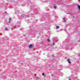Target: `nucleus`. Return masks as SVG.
<instances>
[{"instance_id": "obj_12", "label": "nucleus", "mask_w": 80, "mask_h": 80, "mask_svg": "<svg viewBox=\"0 0 80 80\" xmlns=\"http://www.w3.org/2000/svg\"><path fill=\"white\" fill-rule=\"evenodd\" d=\"M6 30L7 31V30H8V29H7V28H5Z\"/></svg>"}, {"instance_id": "obj_10", "label": "nucleus", "mask_w": 80, "mask_h": 80, "mask_svg": "<svg viewBox=\"0 0 80 80\" xmlns=\"http://www.w3.org/2000/svg\"><path fill=\"white\" fill-rule=\"evenodd\" d=\"M65 18H63V20L64 21V22H65Z\"/></svg>"}, {"instance_id": "obj_6", "label": "nucleus", "mask_w": 80, "mask_h": 80, "mask_svg": "<svg viewBox=\"0 0 80 80\" xmlns=\"http://www.w3.org/2000/svg\"><path fill=\"white\" fill-rule=\"evenodd\" d=\"M17 27L16 25H15L13 27L14 28H17Z\"/></svg>"}, {"instance_id": "obj_4", "label": "nucleus", "mask_w": 80, "mask_h": 80, "mask_svg": "<svg viewBox=\"0 0 80 80\" xmlns=\"http://www.w3.org/2000/svg\"><path fill=\"white\" fill-rule=\"evenodd\" d=\"M11 18H9V21L8 22V23H10V22L11 21Z\"/></svg>"}, {"instance_id": "obj_15", "label": "nucleus", "mask_w": 80, "mask_h": 80, "mask_svg": "<svg viewBox=\"0 0 80 80\" xmlns=\"http://www.w3.org/2000/svg\"><path fill=\"white\" fill-rule=\"evenodd\" d=\"M5 13L6 14H7V12H5Z\"/></svg>"}, {"instance_id": "obj_1", "label": "nucleus", "mask_w": 80, "mask_h": 80, "mask_svg": "<svg viewBox=\"0 0 80 80\" xmlns=\"http://www.w3.org/2000/svg\"><path fill=\"white\" fill-rule=\"evenodd\" d=\"M32 47H33V45L32 44H30L29 45V48H32Z\"/></svg>"}, {"instance_id": "obj_7", "label": "nucleus", "mask_w": 80, "mask_h": 80, "mask_svg": "<svg viewBox=\"0 0 80 80\" xmlns=\"http://www.w3.org/2000/svg\"><path fill=\"white\" fill-rule=\"evenodd\" d=\"M78 7L79 10H80V6H79V5H78Z\"/></svg>"}, {"instance_id": "obj_21", "label": "nucleus", "mask_w": 80, "mask_h": 80, "mask_svg": "<svg viewBox=\"0 0 80 80\" xmlns=\"http://www.w3.org/2000/svg\"><path fill=\"white\" fill-rule=\"evenodd\" d=\"M69 80H71V79L70 78H69Z\"/></svg>"}, {"instance_id": "obj_8", "label": "nucleus", "mask_w": 80, "mask_h": 80, "mask_svg": "<svg viewBox=\"0 0 80 80\" xmlns=\"http://www.w3.org/2000/svg\"><path fill=\"white\" fill-rule=\"evenodd\" d=\"M53 7L54 9H56V8H57V6H53Z\"/></svg>"}, {"instance_id": "obj_13", "label": "nucleus", "mask_w": 80, "mask_h": 80, "mask_svg": "<svg viewBox=\"0 0 80 80\" xmlns=\"http://www.w3.org/2000/svg\"><path fill=\"white\" fill-rule=\"evenodd\" d=\"M51 56L52 57V58H53V57H54L53 55H51Z\"/></svg>"}, {"instance_id": "obj_17", "label": "nucleus", "mask_w": 80, "mask_h": 80, "mask_svg": "<svg viewBox=\"0 0 80 80\" xmlns=\"http://www.w3.org/2000/svg\"><path fill=\"white\" fill-rule=\"evenodd\" d=\"M29 16H26V17H29Z\"/></svg>"}, {"instance_id": "obj_25", "label": "nucleus", "mask_w": 80, "mask_h": 80, "mask_svg": "<svg viewBox=\"0 0 80 80\" xmlns=\"http://www.w3.org/2000/svg\"><path fill=\"white\" fill-rule=\"evenodd\" d=\"M74 16H73V18H74Z\"/></svg>"}, {"instance_id": "obj_11", "label": "nucleus", "mask_w": 80, "mask_h": 80, "mask_svg": "<svg viewBox=\"0 0 80 80\" xmlns=\"http://www.w3.org/2000/svg\"><path fill=\"white\" fill-rule=\"evenodd\" d=\"M47 41H48V42H50V40L49 39H47Z\"/></svg>"}, {"instance_id": "obj_5", "label": "nucleus", "mask_w": 80, "mask_h": 80, "mask_svg": "<svg viewBox=\"0 0 80 80\" xmlns=\"http://www.w3.org/2000/svg\"><path fill=\"white\" fill-rule=\"evenodd\" d=\"M23 17H24V16H21L20 17V18H23Z\"/></svg>"}, {"instance_id": "obj_16", "label": "nucleus", "mask_w": 80, "mask_h": 80, "mask_svg": "<svg viewBox=\"0 0 80 80\" xmlns=\"http://www.w3.org/2000/svg\"><path fill=\"white\" fill-rule=\"evenodd\" d=\"M55 45V43H53L52 44V45Z\"/></svg>"}, {"instance_id": "obj_22", "label": "nucleus", "mask_w": 80, "mask_h": 80, "mask_svg": "<svg viewBox=\"0 0 80 80\" xmlns=\"http://www.w3.org/2000/svg\"><path fill=\"white\" fill-rule=\"evenodd\" d=\"M1 75H2V74H1Z\"/></svg>"}, {"instance_id": "obj_18", "label": "nucleus", "mask_w": 80, "mask_h": 80, "mask_svg": "<svg viewBox=\"0 0 80 80\" xmlns=\"http://www.w3.org/2000/svg\"><path fill=\"white\" fill-rule=\"evenodd\" d=\"M66 50H68V49H67V48H66Z\"/></svg>"}, {"instance_id": "obj_14", "label": "nucleus", "mask_w": 80, "mask_h": 80, "mask_svg": "<svg viewBox=\"0 0 80 80\" xmlns=\"http://www.w3.org/2000/svg\"><path fill=\"white\" fill-rule=\"evenodd\" d=\"M42 75H45V73H42Z\"/></svg>"}, {"instance_id": "obj_19", "label": "nucleus", "mask_w": 80, "mask_h": 80, "mask_svg": "<svg viewBox=\"0 0 80 80\" xmlns=\"http://www.w3.org/2000/svg\"><path fill=\"white\" fill-rule=\"evenodd\" d=\"M53 75H54L53 74H52V76H53Z\"/></svg>"}, {"instance_id": "obj_3", "label": "nucleus", "mask_w": 80, "mask_h": 80, "mask_svg": "<svg viewBox=\"0 0 80 80\" xmlns=\"http://www.w3.org/2000/svg\"><path fill=\"white\" fill-rule=\"evenodd\" d=\"M67 61L69 63V64L71 63V62H70V59H68Z\"/></svg>"}, {"instance_id": "obj_23", "label": "nucleus", "mask_w": 80, "mask_h": 80, "mask_svg": "<svg viewBox=\"0 0 80 80\" xmlns=\"http://www.w3.org/2000/svg\"><path fill=\"white\" fill-rule=\"evenodd\" d=\"M79 2H80V0H78Z\"/></svg>"}, {"instance_id": "obj_24", "label": "nucleus", "mask_w": 80, "mask_h": 80, "mask_svg": "<svg viewBox=\"0 0 80 80\" xmlns=\"http://www.w3.org/2000/svg\"><path fill=\"white\" fill-rule=\"evenodd\" d=\"M53 5H55V4H53Z\"/></svg>"}, {"instance_id": "obj_20", "label": "nucleus", "mask_w": 80, "mask_h": 80, "mask_svg": "<svg viewBox=\"0 0 80 80\" xmlns=\"http://www.w3.org/2000/svg\"><path fill=\"white\" fill-rule=\"evenodd\" d=\"M62 29H60V31H62Z\"/></svg>"}, {"instance_id": "obj_2", "label": "nucleus", "mask_w": 80, "mask_h": 80, "mask_svg": "<svg viewBox=\"0 0 80 80\" xmlns=\"http://www.w3.org/2000/svg\"><path fill=\"white\" fill-rule=\"evenodd\" d=\"M40 78L39 77H37L35 78L36 80H40Z\"/></svg>"}, {"instance_id": "obj_9", "label": "nucleus", "mask_w": 80, "mask_h": 80, "mask_svg": "<svg viewBox=\"0 0 80 80\" xmlns=\"http://www.w3.org/2000/svg\"><path fill=\"white\" fill-rule=\"evenodd\" d=\"M59 28V26H57V27H56V29H58V28Z\"/></svg>"}]
</instances>
